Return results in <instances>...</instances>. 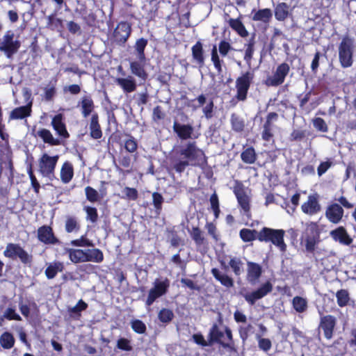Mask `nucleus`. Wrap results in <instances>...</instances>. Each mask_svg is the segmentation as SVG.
I'll list each match as a JSON object with an SVG mask.
<instances>
[{
  "label": "nucleus",
  "instance_id": "f257e3e1",
  "mask_svg": "<svg viewBox=\"0 0 356 356\" xmlns=\"http://www.w3.org/2000/svg\"><path fill=\"white\" fill-rule=\"evenodd\" d=\"M223 319L222 314L218 313V323L212 324L209 329L207 338L209 339L211 346L218 344L224 349L230 352L236 351L235 343L234 341L232 331L228 326H225L224 332L220 330L219 325H222Z\"/></svg>",
  "mask_w": 356,
  "mask_h": 356
},
{
  "label": "nucleus",
  "instance_id": "f03ea898",
  "mask_svg": "<svg viewBox=\"0 0 356 356\" xmlns=\"http://www.w3.org/2000/svg\"><path fill=\"white\" fill-rule=\"evenodd\" d=\"M285 232L283 229H274L264 227L259 232L258 240L260 241L271 242L282 252L286 249V245L284 241Z\"/></svg>",
  "mask_w": 356,
  "mask_h": 356
},
{
  "label": "nucleus",
  "instance_id": "7ed1b4c3",
  "mask_svg": "<svg viewBox=\"0 0 356 356\" xmlns=\"http://www.w3.org/2000/svg\"><path fill=\"white\" fill-rule=\"evenodd\" d=\"M354 40L348 36L343 38L339 45V59L341 66L344 68L353 65V55L355 51Z\"/></svg>",
  "mask_w": 356,
  "mask_h": 356
},
{
  "label": "nucleus",
  "instance_id": "20e7f679",
  "mask_svg": "<svg viewBox=\"0 0 356 356\" xmlns=\"http://www.w3.org/2000/svg\"><path fill=\"white\" fill-rule=\"evenodd\" d=\"M181 156L193 164H200L205 162L204 152L196 146L195 142H188L179 152Z\"/></svg>",
  "mask_w": 356,
  "mask_h": 356
},
{
  "label": "nucleus",
  "instance_id": "39448f33",
  "mask_svg": "<svg viewBox=\"0 0 356 356\" xmlns=\"http://www.w3.org/2000/svg\"><path fill=\"white\" fill-rule=\"evenodd\" d=\"M14 37L13 31L9 30L0 40V51L3 52L8 58L16 54L21 46V42L17 40H14Z\"/></svg>",
  "mask_w": 356,
  "mask_h": 356
},
{
  "label": "nucleus",
  "instance_id": "423d86ee",
  "mask_svg": "<svg viewBox=\"0 0 356 356\" xmlns=\"http://www.w3.org/2000/svg\"><path fill=\"white\" fill-rule=\"evenodd\" d=\"M170 287V281L165 278L163 280L156 279L153 287L149 290L145 301V305L150 307L159 298L165 295Z\"/></svg>",
  "mask_w": 356,
  "mask_h": 356
},
{
  "label": "nucleus",
  "instance_id": "0eeeda50",
  "mask_svg": "<svg viewBox=\"0 0 356 356\" xmlns=\"http://www.w3.org/2000/svg\"><path fill=\"white\" fill-rule=\"evenodd\" d=\"M234 193L236 196L238 202L245 212H248L250 209V190L238 181L235 182Z\"/></svg>",
  "mask_w": 356,
  "mask_h": 356
},
{
  "label": "nucleus",
  "instance_id": "6e6552de",
  "mask_svg": "<svg viewBox=\"0 0 356 356\" xmlns=\"http://www.w3.org/2000/svg\"><path fill=\"white\" fill-rule=\"evenodd\" d=\"M4 255L12 259L18 257L25 264H30L32 261V256L18 244L8 243L4 250Z\"/></svg>",
  "mask_w": 356,
  "mask_h": 356
},
{
  "label": "nucleus",
  "instance_id": "1a4fd4ad",
  "mask_svg": "<svg viewBox=\"0 0 356 356\" xmlns=\"http://www.w3.org/2000/svg\"><path fill=\"white\" fill-rule=\"evenodd\" d=\"M319 314L321 318L318 328L323 330L324 337L327 339H331L337 325V318L331 314L323 315L322 312Z\"/></svg>",
  "mask_w": 356,
  "mask_h": 356
},
{
  "label": "nucleus",
  "instance_id": "9d476101",
  "mask_svg": "<svg viewBox=\"0 0 356 356\" xmlns=\"http://www.w3.org/2000/svg\"><path fill=\"white\" fill-rule=\"evenodd\" d=\"M273 290L270 282L267 281L257 290L243 294L245 300L250 305H254L257 300L261 299Z\"/></svg>",
  "mask_w": 356,
  "mask_h": 356
},
{
  "label": "nucleus",
  "instance_id": "9b49d317",
  "mask_svg": "<svg viewBox=\"0 0 356 356\" xmlns=\"http://www.w3.org/2000/svg\"><path fill=\"white\" fill-rule=\"evenodd\" d=\"M273 290L270 282L267 281L257 290L243 294L245 300L250 305H254L257 300L261 299Z\"/></svg>",
  "mask_w": 356,
  "mask_h": 356
},
{
  "label": "nucleus",
  "instance_id": "f8f14e48",
  "mask_svg": "<svg viewBox=\"0 0 356 356\" xmlns=\"http://www.w3.org/2000/svg\"><path fill=\"white\" fill-rule=\"evenodd\" d=\"M58 160V156H50L47 154H44L39 160L40 173L44 177L53 175Z\"/></svg>",
  "mask_w": 356,
  "mask_h": 356
},
{
  "label": "nucleus",
  "instance_id": "ddd939ff",
  "mask_svg": "<svg viewBox=\"0 0 356 356\" xmlns=\"http://www.w3.org/2000/svg\"><path fill=\"white\" fill-rule=\"evenodd\" d=\"M131 32V25L126 22H122L117 25L113 31V40L119 45L124 44L130 36Z\"/></svg>",
  "mask_w": 356,
  "mask_h": 356
},
{
  "label": "nucleus",
  "instance_id": "4468645a",
  "mask_svg": "<svg viewBox=\"0 0 356 356\" xmlns=\"http://www.w3.org/2000/svg\"><path fill=\"white\" fill-rule=\"evenodd\" d=\"M253 79V74L247 72L243 76L236 79V84L237 88V99L244 100L246 98L247 92L249 89L250 82Z\"/></svg>",
  "mask_w": 356,
  "mask_h": 356
},
{
  "label": "nucleus",
  "instance_id": "2eb2a0df",
  "mask_svg": "<svg viewBox=\"0 0 356 356\" xmlns=\"http://www.w3.org/2000/svg\"><path fill=\"white\" fill-rule=\"evenodd\" d=\"M289 71V66L286 63L280 65L275 74L267 79V84L273 86H277L282 84Z\"/></svg>",
  "mask_w": 356,
  "mask_h": 356
},
{
  "label": "nucleus",
  "instance_id": "dca6fc26",
  "mask_svg": "<svg viewBox=\"0 0 356 356\" xmlns=\"http://www.w3.org/2000/svg\"><path fill=\"white\" fill-rule=\"evenodd\" d=\"M38 240L45 244L59 243V240L54 236L51 227L44 225L38 229Z\"/></svg>",
  "mask_w": 356,
  "mask_h": 356
},
{
  "label": "nucleus",
  "instance_id": "f3484780",
  "mask_svg": "<svg viewBox=\"0 0 356 356\" xmlns=\"http://www.w3.org/2000/svg\"><path fill=\"white\" fill-rule=\"evenodd\" d=\"M115 82L125 93L133 92L137 88L136 81L131 75H128L124 77H118L115 79Z\"/></svg>",
  "mask_w": 356,
  "mask_h": 356
},
{
  "label": "nucleus",
  "instance_id": "a211bd4d",
  "mask_svg": "<svg viewBox=\"0 0 356 356\" xmlns=\"http://www.w3.org/2000/svg\"><path fill=\"white\" fill-rule=\"evenodd\" d=\"M301 209L302 212L310 216L314 215L320 211L321 207L318 203V195H309L307 201L302 204Z\"/></svg>",
  "mask_w": 356,
  "mask_h": 356
},
{
  "label": "nucleus",
  "instance_id": "6ab92c4d",
  "mask_svg": "<svg viewBox=\"0 0 356 356\" xmlns=\"http://www.w3.org/2000/svg\"><path fill=\"white\" fill-rule=\"evenodd\" d=\"M343 209L337 204H333L329 206L325 211V216L333 223H338L343 217Z\"/></svg>",
  "mask_w": 356,
  "mask_h": 356
},
{
  "label": "nucleus",
  "instance_id": "aec40b11",
  "mask_svg": "<svg viewBox=\"0 0 356 356\" xmlns=\"http://www.w3.org/2000/svg\"><path fill=\"white\" fill-rule=\"evenodd\" d=\"M173 130L181 139L187 140L191 138L194 129L190 124H181L175 122Z\"/></svg>",
  "mask_w": 356,
  "mask_h": 356
},
{
  "label": "nucleus",
  "instance_id": "412c9836",
  "mask_svg": "<svg viewBox=\"0 0 356 356\" xmlns=\"http://www.w3.org/2000/svg\"><path fill=\"white\" fill-rule=\"evenodd\" d=\"M330 235L335 241H339L341 243L350 245L352 243V238L348 236L346 229L340 227L330 232Z\"/></svg>",
  "mask_w": 356,
  "mask_h": 356
},
{
  "label": "nucleus",
  "instance_id": "4be33fe9",
  "mask_svg": "<svg viewBox=\"0 0 356 356\" xmlns=\"http://www.w3.org/2000/svg\"><path fill=\"white\" fill-rule=\"evenodd\" d=\"M88 304L82 299L79 300L75 306L68 309L70 316L74 320H79L81 316V312L88 308Z\"/></svg>",
  "mask_w": 356,
  "mask_h": 356
},
{
  "label": "nucleus",
  "instance_id": "5701e85b",
  "mask_svg": "<svg viewBox=\"0 0 356 356\" xmlns=\"http://www.w3.org/2000/svg\"><path fill=\"white\" fill-rule=\"evenodd\" d=\"M142 62L133 61L130 63V70L131 72L135 76L139 77L140 79L145 81L147 79L148 74L145 70L143 65L141 63Z\"/></svg>",
  "mask_w": 356,
  "mask_h": 356
},
{
  "label": "nucleus",
  "instance_id": "b1692460",
  "mask_svg": "<svg viewBox=\"0 0 356 356\" xmlns=\"http://www.w3.org/2000/svg\"><path fill=\"white\" fill-rule=\"evenodd\" d=\"M90 136L95 139H99L102 136V132L99 124L98 115L95 113L92 115L90 123Z\"/></svg>",
  "mask_w": 356,
  "mask_h": 356
},
{
  "label": "nucleus",
  "instance_id": "393cba45",
  "mask_svg": "<svg viewBox=\"0 0 356 356\" xmlns=\"http://www.w3.org/2000/svg\"><path fill=\"white\" fill-rule=\"evenodd\" d=\"M51 124L54 127V129L60 136L64 138H67L69 136V134L65 129V125L62 122V115L60 114L56 115L53 118Z\"/></svg>",
  "mask_w": 356,
  "mask_h": 356
},
{
  "label": "nucleus",
  "instance_id": "a878e982",
  "mask_svg": "<svg viewBox=\"0 0 356 356\" xmlns=\"http://www.w3.org/2000/svg\"><path fill=\"white\" fill-rule=\"evenodd\" d=\"M211 272L213 277L219 281L222 285L226 287H231L234 284L233 280L228 275L220 272L219 268H211Z\"/></svg>",
  "mask_w": 356,
  "mask_h": 356
},
{
  "label": "nucleus",
  "instance_id": "bb28decb",
  "mask_svg": "<svg viewBox=\"0 0 356 356\" xmlns=\"http://www.w3.org/2000/svg\"><path fill=\"white\" fill-rule=\"evenodd\" d=\"M74 175V170L72 165L69 162H65L63 165L60 170V179L64 184L69 183Z\"/></svg>",
  "mask_w": 356,
  "mask_h": 356
},
{
  "label": "nucleus",
  "instance_id": "cd10ccee",
  "mask_svg": "<svg viewBox=\"0 0 356 356\" xmlns=\"http://www.w3.org/2000/svg\"><path fill=\"white\" fill-rule=\"evenodd\" d=\"M15 339L12 333L4 332L0 336V345L3 349H10L15 345Z\"/></svg>",
  "mask_w": 356,
  "mask_h": 356
},
{
  "label": "nucleus",
  "instance_id": "c85d7f7f",
  "mask_svg": "<svg viewBox=\"0 0 356 356\" xmlns=\"http://www.w3.org/2000/svg\"><path fill=\"white\" fill-rule=\"evenodd\" d=\"M31 112V106H25L15 108L10 113V119H22L29 116Z\"/></svg>",
  "mask_w": 356,
  "mask_h": 356
},
{
  "label": "nucleus",
  "instance_id": "c756f323",
  "mask_svg": "<svg viewBox=\"0 0 356 356\" xmlns=\"http://www.w3.org/2000/svg\"><path fill=\"white\" fill-rule=\"evenodd\" d=\"M229 25L241 37H246L248 32L245 29L243 23L238 19H232L228 20Z\"/></svg>",
  "mask_w": 356,
  "mask_h": 356
},
{
  "label": "nucleus",
  "instance_id": "7c9ffc66",
  "mask_svg": "<svg viewBox=\"0 0 356 356\" xmlns=\"http://www.w3.org/2000/svg\"><path fill=\"white\" fill-rule=\"evenodd\" d=\"M82 114L84 118H87L94 109V103L89 97H83L81 102Z\"/></svg>",
  "mask_w": 356,
  "mask_h": 356
},
{
  "label": "nucleus",
  "instance_id": "2f4dec72",
  "mask_svg": "<svg viewBox=\"0 0 356 356\" xmlns=\"http://www.w3.org/2000/svg\"><path fill=\"white\" fill-rule=\"evenodd\" d=\"M272 17V12L269 8L259 10L252 17L254 21H261L268 23Z\"/></svg>",
  "mask_w": 356,
  "mask_h": 356
},
{
  "label": "nucleus",
  "instance_id": "473e14b6",
  "mask_svg": "<svg viewBox=\"0 0 356 356\" xmlns=\"http://www.w3.org/2000/svg\"><path fill=\"white\" fill-rule=\"evenodd\" d=\"M318 234L315 235H303L302 243H305V246L307 252H312L315 249V246L318 241Z\"/></svg>",
  "mask_w": 356,
  "mask_h": 356
},
{
  "label": "nucleus",
  "instance_id": "72a5a7b5",
  "mask_svg": "<svg viewBox=\"0 0 356 356\" xmlns=\"http://www.w3.org/2000/svg\"><path fill=\"white\" fill-rule=\"evenodd\" d=\"M293 309L298 313H303L307 309V300L300 296H295L292 300Z\"/></svg>",
  "mask_w": 356,
  "mask_h": 356
},
{
  "label": "nucleus",
  "instance_id": "f704fd0d",
  "mask_svg": "<svg viewBox=\"0 0 356 356\" xmlns=\"http://www.w3.org/2000/svg\"><path fill=\"white\" fill-rule=\"evenodd\" d=\"M289 6L285 3H279L275 10V18L279 21L284 20L289 14Z\"/></svg>",
  "mask_w": 356,
  "mask_h": 356
},
{
  "label": "nucleus",
  "instance_id": "c9c22d12",
  "mask_svg": "<svg viewBox=\"0 0 356 356\" xmlns=\"http://www.w3.org/2000/svg\"><path fill=\"white\" fill-rule=\"evenodd\" d=\"M147 44V40L144 38L138 39L135 44V49L137 53V58L139 61L143 62L145 59L144 50Z\"/></svg>",
  "mask_w": 356,
  "mask_h": 356
},
{
  "label": "nucleus",
  "instance_id": "e433bc0d",
  "mask_svg": "<svg viewBox=\"0 0 356 356\" xmlns=\"http://www.w3.org/2000/svg\"><path fill=\"white\" fill-rule=\"evenodd\" d=\"M38 136H40L44 143H49L52 145L59 144V140L58 139H55L51 132L46 129L39 130L38 131Z\"/></svg>",
  "mask_w": 356,
  "mask_h": 356
},
{
  "label": "nucleus",
  "instance_id": "4c0bfd02",
  "mask_svg": "<svg viewBox=\"0 0 356 356\" xmlns=\"http://www.w3.org/2000/svg\"><path fill=\"white\" fill-rule=\"evenodd\" d=\"M86 256V261L100 262L103 260V254L98 249L88 250Z\"/></svg>",
  "mask_w": 356,
  "mask_h": 356
},
{
  "label": "nucleus",
  "instance_id": "58836bf2",
  "mask_svg": "<svg viewBox=\"0 0 356 356\" xmlns=\"http://www.w3.org/2000/svg\"><path fill=\"white\" fill-rule=\"evenodd\" d=\"M337 302L339 307L346 306L349 302V293L346 289H340L336 293Z\"/></svg>",
  "mask_w": 356,
  "mask_h": 356
},
{
  "label": "nucleus",
  "instance_id": "ea45409f",
  "mask_svg": "<svg viewBox=\"0 0 356 356\" xmlns=\"http://www.w3.org/2000/svg\"><path fill=\"white\" fill-rule=\"evenodd\" d=\"M259 232L248 229H243L240 232V236L245 242H250L258 239Z\"/></svg>",
  "mask_w": 356,
  "mask_h": 356
},
{
  "label": "nucleus",
  "instance_id": "a19ab883",
  "mask_svg": "<svg viewBox=\"0 0 356 356\" xmlns=\"http://www.w3.org/2000/svg\"><path fill=\"white\" fill-rule=\"evenodd\" d=\"M262 268H248L247 278L248 282L254 285L258 283L262 273Z\"/></svg>",
  "mask_w": 356,
  "mask_h": 356
},
{
  "label": "nucleus",
  "instance_id": "79ce46f5",
  "mask_svg": "<svg viewBox=\"0 0 356 356\" xmlns=\"http://www.w3.org/2000/svg\"><path fill=\"white\" fill-rule=\"evenodd\" d=\"M86 252L81 250H72L70 252V259L74 263L86 261Z\"/></svg>",
  "mask_w": 356,
  "mask_h": 356
},
{
  "label": "nucleus",
  "instance_id": "37998d69",
  "mask_svg": "<svg viewBox=\"0 0 356 356\" xmlns=\"http://www.w3.org/2000/svg\"><path fill=\"white\" fill-rule=\"evenodd\" d=\"M174 318L173 312L169 309L163 308L158 314V318L162 323H169Z\"/></svg>",
  "mask_w": 356,
  "mask_h": 356
},
{
  "label": "nucleus",
  "instance_id": "c03bdc74",
  "mask_svg": "<svg viewBox=\"0 0 356 356\" xmlns=\"http://www.w3.org/2000/svg\"><path fill=\"white\" fill-rule=\"evenodd\" d=\"M202 51H202V45L200 42H197L192 47L193 57L199 63H203V61H204V57H203Z\"/></svg>",
  "mask_w": 356,
  "mask_h": 356
},
{
  "label": "nucleus",
  "instance_id": "a18cd8bd",
  "mask_svg": "<svg viewBox=\"0 0 356 356\" xmlns=\"http://www.w3.org/2000/svg\"><path fill=\"white\" fill-rule=\"evenodd\" d=\"M65 227L66 232L68 233L77 231L79 229V225L76 218L72 216L67 217Z\"/></svg>",
  "mask_w": 356,
  "mask_h": 356
},
{
  "label": "nucleus",
  "instance_id": "49530a36",
  "mask_svg": "<svg viewBox=\"0 0 356 356\" xmlns=\"http://www.w3.org/2000/svg\"><path fill=\"white\" fill-rule=\"evenodd\" d=\"M231 122L232 129L237 131L240 132L243 130L245 124L242 119H241L238 115L236 114H232L231 117Z\"/></svg>",
  "mask_w": 356,
  "mask_h": 356
},
{
  "label": "nucleus",
  "instance_id": "de8ad7c7",
  "mask_svg": "<svg viewBox=\"0 0 356 356\" xmlns=\"http://www.w3.org/2000/svg\"><path fill=\"white\" fill-rule=\"evenodd\" d=\"M85 192L87 200L90 202H95L101 199L99 193L90 186L86 187Z\"/></svg>",
  "mask_w": 356,
  "mask_h": 356
},
{
  "label": "nucleus",
  "instance_id": "09e8293b",
  "mask_svg": "<svg viewBox=\"0 0 356 356\" xmlns=\"http://www.w3.org/2000/svg\"><path fill=\"white\" fill-rule=\"evenodd\" d=\"M242 160L247 163H253L256 159L255 152L253 148H248L241 154Z\"/></svg>",
  "mask_w": 356,
  "mask_h": 356
},
{
  "label": "nucleus",
  "instance_id": "8fccbe9b",
  "mask_svg": "<svg viewBox=\"0 0 356 356\" xmlns=\"http://www.w3.org/2000/svg\"><path fill=\"white\" fill-rule=\"evenodd\" d=\"M132 330L137 334H144L147 330L145 324L139 319L133 320L131 322Z\"/></svg>",
  "mask_w": 356,
  "mask_h": 356
},
{
  "label": "nucleus",
  "instance_id": "3c124183",
  "mask_svg": "<svg viewBox=\"0 0 356 356\" xmlns=\"http://www.w3.org/2000/svg\"><path fill=\"white\" fill-rule=\"evenodd\" d=\"M257 339L258 340V346L260 350L268 352L272 348V342L268 338H262L259 334H257Z\"/></svg>",
  "mask_w": 356,
  "mask_h": 356
},
{
  "label": "nucleus",
  "instance_id": "603ef678",
  "mask_svg": "<svg viewBox=\"0 0 356 356\" xmlns=\"http://www.w3.org/2000/svg\"><path fill=\"white\" fill-rule=\"evenodd\" d=\"M172 163L173 168L179 173L184 172L185 168L189 165V161L188 160L179 161L175 159H172Z\"/></svg>",
  "mask_w": 356,
  "mask_h": 356
},
{
  "label": "nucleus",
  "instance_id": "864d4df0",
  "mask_svg": "<svg viewBox=\"0 0 356 356\" xmlns=\"http://www.w3.org/2000/svg\"><path fill=\"white\" fill-rule=\"evenodd\" d=\"M193 341L202 347L211 346L209 339L205 340L204 336L201 333H196L192 336Z\"/></svg>",
  "mask_w": 356,
  "mask_h": 356
},
{
  "label": "nucleus",
  "instance_id": "5fc2aeb1",
  "mask_svg": "<svg viewBox=\"0 0 356 356\" xmlns=\"http://www.w3.org/2000/svg\"><path fill=\"white\" fill-rule=\"evenodd\" d=\"M191 236L197 245H201L204 243V237L202 235V231L198 227L193 229Z\"/></svg>",
  "mask_w": 356,
  "mask_h": 356
},
{
  "label": "nucleus",
  "instance_id": "6e6d98bb",
  "mask_svg": "<svg viewBox=\"0 0 356 356\" xmlns=\"http://www.w3.org/2000/svg\"><path fill=\"white\" fill-rule=\"evenodd\" d=\"M117 348L124 351H131L133 349L130 340L126 338H120L118 340Z\"/></svg>",
  "mask_w": 356,
  "mask_h": 356
},
{
  "label": "nucleus",
  "instance_id": "4d7b16f0",
  "mask_svg": "<svg viewBox=\"0 0 356 356\" xmlns=\"http://www.w3.org/2000/svg\"><path fill=\"white\" fill-rule=\"evenodd\" d=\"M84 210L87 213V220H89L92 222H95L97 220L98 214L97 209L95 207H85Z\"/></svg>",
  "mask_w": 356,
  "mask_h": 356
},
{
  "label": "nucleus",
  "instance_id": "13d9d810",
  "mask_svg": "<svg viewBox=\"0 0 356 356\" xmlns=\"http://www.w3.org/2000/svg\"><path fill=\"white\" fill-rule=\"evenodd\" d=\"M152 200L155 209L159 212L161 210L162 204L164 201L163 196L160 193L154 192L152 194Z\"/></svg>",
  "mask_w": 356,
  "mask_h": 356
},
{
  "label": "nucleus",
  "instance_id": "bf43d9fd",
  "mask_svg": "<svg viewBox=\"0 0 356 356\" xmlns=\"http://www.w3.org/2000/svg\"><path fill=\"white\" fill-rule=\"evenodd\" d=\"M73 245L81 246V247H92L94 246L92 241L88 239L84 236H82L80 238L74 240L71 242Z\"/></svg>",
  "mask_w": 356,
  "mask_h": 356
},
{
  "label": "nucleus",
  "instance_id": "052dcab7",
  "mask_svg": "<svg viewBox=\"0 0 356 356\" xmlns=\"http://www.w3.org/2000/svg\"><path fill=\"white\" fill-rule=\"evenodd\" d=\"M211 60L213 63L215 67L217 69L218 73L222 72V67L220 58L217 53V48L216 46L213 47L211 51Z\"/></svg>",
  "mask_w": 356,
  "mask_h": 356
},
{
  "label": "nucleus",
  "instance_id": "680f3d73",
  "mask_svg": "<svg viewBox=\"0 0 356 356\" xmlns=\"http://www.w3.org/2000/svg\"><path fill=\"white\" fill-rule=\"evenodd\" d=\"M3 316L6 318V319H7L8 321H12V320L21 321L22 320V318L20 317V316L15 312V309L10 308V307L8 308L5 311V312L3 314Z\"/></svg>",
  "mask_w": 356,
  "mask_h": 356
},
{
  "label": "nucleus",
  "instance_id": "e2e57ef3",
  "mask_svg": "<svg viewBox=\"0 0 356 356\" xmlns=\"http://www.w3.org/2000/svg\"><path fill=\"white\" fill-rule=\"evenodd\" d=\"M254 39H251L247 46L245 56H244V59L248 63L250 62V60L252 58V55H253V53L254 51Z\"/></svg>",
  "mask_w": 356,
  "mask_h": 356
},
{
  "label": "nucleus",
  "instance_id": "0e129e2a",
  "mask_svg": "<svg viewBox=\"0 0 356 356\" xmlns=\"http://www.w3.org/2000/svg\"><path fill=\"white\" fill-rule=\"evenodd\" d=\"M122 193L124 195V197L129 200H135L138 197V192L133 188L125 187L122 191Z\"/></svg>",
  "mask_w": 356,
  "mask_h": 356
},
{
  "label": "nucleus",
  "instance_id": "69168bd1",
  "mask_svg": "<svg viewBox=\"0 0 356 356\" xmlns=\"http://www.w3.org/2000/svg\"><path fill=\"white\" fill-rule=\"evenodd\" d=\"M137 143L133 138H131L125 141L124 147L129 152H134L137 149Z\"/></svg>",
  "mask_w": 356,
  "mask_h": 356
},
{
  "label": "nucleus",
  "instance_id": "338daca9",
  "mask_svg": "<svg viewBox=\"0 0 356 356\" xmlns=\"http://www.w3.org/2000/svg\"><path fill=\"white\" fill-rule=\"evenodd\" d=\"M278 115L276 113L272 112L270 113L266 119V122L264 125V127H266L272 129L273 128V122L276 121L277 119Z\"/></svg>",
  "mask_w": 356,
  "mask_h": 356
},
{
  "label": "nucleus",
  "instance_id": "774afa93",
  "mask_svg": "<svg viewBox=\"0 0 356 356\" xmlns=\"http://www.w3.org/2000/svg\"><path fill=\"white\" fill-rule=\"evenodd\" d=\"M314 126L320 131H327V125L325 121L321 118H317L314 120Z\"/></svg>",
  "mask_w": 356,
  "mask_h": 356
}]
</instances>
